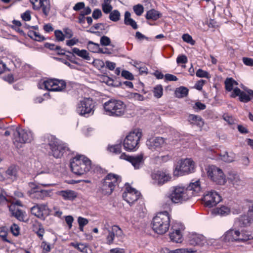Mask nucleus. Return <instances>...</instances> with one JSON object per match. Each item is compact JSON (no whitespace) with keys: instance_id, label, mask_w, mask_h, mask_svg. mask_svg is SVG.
<instances>
[{"instance_id":"obj_60","label":"nucleus","mask_w":253,"mask_h":253,"mask_svg":"<svg viewBox=\"0 0 253 253\" xmlns=\"http://www.w3.org/2000/svg\"><path fill=\"white\" fill-rule=\"evenodd\" d=\"M64 33L65 38L71 39L73 36V33L71 29L68 28H65L63 29Z\"/></svg>"},{"instance_id":"obj_53","label":"nucleus","mask_w":253,"mask_h":253,"mask_svg":"<svg viewBox=\"0 0 253 253\" xmlns=\"http://www.w3.org/2000/svg\"><path fill=\"white\" fill-rule=\"evenodd\" d=\"M182 40L185 42L193 45L195 43V41L193 40L192 37L188 34H184L182 37Z\"/></svg>"},{"instance_id":"obj_59","label":"nucleus","mask_w":253,"mask_h":253,"mask_svg":"<svg viewBox=\"0 0 253 253\" xmlns=\"http://www.w3.org/2000/svg\"><path fill=\"white\" fill-rule=\"evenodd\" d=\"M42 0H30L31 3L33 4V8L35 10H39L40 9L41 4H40Z\"/></svg>"},{"instance_id":"obj_28","label":"nucleus","mask_w":253,"mask_h":253,"mask_svg":"<svg viewBox=\"0 0 253 253\" xmlns=\"http://www.w3.org/2000/svg\"><path fill=\"white\" fill-rule=\"evenodd\" d=\"M12 23L13 25H9V26L12 29L17 32L21 35L24 36L25 35L23 30L22 29L23 27H25L27 29L29 28V26H27L26 24L24 23V24L23 25L21 22L18 20H13L12 21Z\"/></svg>"},{"instance_id":"obj_37","label":"nucleus","mask_w":253,"mask_h":253,"mask_svg":"<svg viewBox=\"0 0 253 253\" xmlns=\"http://www.w3.org/2000/svg\"><path fill=\"white\" fill-rule=\"evenodd\" d=\"M224 84L225 89L228 91L234 90L235 88H234V86L238 85L237 82L232 78H227L225 81Z\"/></svg>"},{"instance_id":"obj_63","label":"nucleus","mask_w":253,"mask_h":253,"mask_svg":"<svg viewBox=\"0 0 253 253\" xmlns=\"http://www.w3.org/2000/svg\"><path fill=\"white\" fill-rule=\"evenodd\" d=\"M188 60L187 57L184 55L178 56L176 59V62L178 64L186 63Z\"/></svg>"},{"instance_id":"obj_24","label":"nucleus","mask_w":253,"mask_h":253,"mask_svg":"<svg viewBox=\"0 0 253 253\" xmlns=\"http://www.w3.org/2000/svg\"><path fill=\"white\" fill-rule=\"evenodd\" d=\"M56 194L65 201H74L78 197L77 192L70 189L59 191Z\"/></svg>"},{"instance_id":"obj_34","label":"nucleus","mask_w":253,"mask_h":253,"mask_svg":"<svg viewBox=\"0 0 253 253\" xmlns=\"http://www.w3.org/2000/svg\"><path fill=\"white\" fill-rule=\"evenodd\" d=\"M72 52L74 54H75L78 56L82 57L84 59L86 60H90L88 52L85 49L80 50L78 48L74 47L72 49Z\"/></svg>"},{"instance_id":"obj_4","label":"nucleus","mask_w":253,"mask_h":253,"mask_svg":"<svg viewBox=\"0 0 253 253\" xmlns=\"http://www.w3.org/2000/svg\"><path fill=\"white\" fill-rule=\"evenodd\" d=\"M91 161L84 155H77L70 161V168L72 172L81 175L89 171L91 169Z\"/></svg>"},{"instance_id":"obj_21","label":"nucleus","mask_w":253,"mask_h":253,"mask_svg":"<svg viewBox=\"0 0 253 253\" xmlns=\"http://www.w3.org/2000/svg\"><path fill=\"white\" fill-rule=\"evenodd\" d=\"M240 232L233 229L227 231L221 237L222 240L225 242H239Z\"/></svg>"},{"instance_id":"obj_20","label":"nucleus","mask_w":253,"mask_h":253,"mask_svg":"<svg viewBox=\"0 0 253 253\" xmlns=\"http://www.w3.org/2000/svg\"><path fill=\"white\" fill-rule=\"evenodd\" d=\"M31 213L40 218H44V215L49 213V209L46 204H36L31 209Z\"/></svg>"},{"instance_id":"obj_23","label":"nucleus","mask_w":253,"mask_h":253,"mask_svg":"<svg viewBox=\"0 0 253 253\" xmlns=\"http://www.w3.org/2000/svg\"><path fill=\"white\" fill-rule=\"evenodd\" d=\"M237 96H239L240 101L243 102H248L252 99L248 92L246 93L242 91L238 87H235L231 94V97L235 98Z\"/></svg>"},{"instance_id":"obj_52","label":"nucleus","mask_w":253,"mask_h":253,"mask_svg":"<svg viewBox=\"0 0 253 253\" xmlns=\"http://www.w3.org/2000/svg\"><path fill=\"white\" fill-rule=\"evenodd\" d=\"M56 40L58 42H62L65 40V36L62 31L56 30L54 31Z\"/></svg>"},{"instance_id":"obj_41","label":"nucleus","mask_w":253,"mask_h":253,"mask_svg":"<svg viewBox=\"0 0 253 253\" xmlns=\"http://www.w3.org/2000/svg\"><path fill=\"white\" fill-rule=\"evenodd\" d=\"M188 93V89L184 86H180L177 88L175 91V96L178 98H183L187 96Z\"/></svg>"},{"instance_id":"obj_11","label":"nucleus","mask_w":253,"mask_h":253,"mask_svg":"<svg viewBox=\"0 0 253 253\" xmlns=\"http://www.w3.org/2000/svg\"><path fill=\"white\" fill-rule=\"evenodd\" d=\"M194 162L191 159L181 160L178 163L173 171L175 176L182 175L194 172Z\"/></svg>"},{"instance_id":"obj_58","label":"nucleus","mask_w":253,"mask_h":253,"mask_svg":"<svg viewBox=\"0 0 253 253\" xmlns=\"http://www.w3.org/2000/svg\"><path fill=\"white\" fill-rule=\"evenodd\" d=\"M50 171V170L48 168H47L45 167H42V168L37 169V175L35 177L38 178V175L42 174V173H48Z\"/></svg>"},{"instance_id":"obj_44","label":"nucleus","mask_w":253,"mask_h":253,"mask_svg":"<svg viewBox=\"0 0 253 253\" xmlns=\"http://www.w3.org/2000/svg\"><path fill=\"white\" fill-rule=\"evenodd\" d=\"M88 49L94 53H99L100 50V46L98 43H96L91 41H89L87 44Z\"/></svg>"},{"instance_id":"obj_10","label":"nucleus","mask_w":253,"mask_h":253,"mask_svg":"<svg viewBox=\"0 0 253 253\" xmlns=\"http://www.w3.org/2000/svg\"><path fill=\"white\" fill-rule=\"evenodd\" d=\"M95 102L90 97H85L76 105V112L79 115L88 117L94 114Z\"/></svg>"},{"instance_id":"obj_50","label":"nucleus","mask_w":253,"mask_h":253,"mask_svg":"<svg viewBox=\"0 0 253 253\" xmlns=\"http://www.w3.org/2000/svg\"><path fill=\"white\" fill-rule=\"evenodd\" d=\"M196 75L199 78H206L207 79H210L211 78V76L208 72L201 69H199L197 71Z\"/></svg>"},{"instance_id":"obj_1","label":"nucleus","mask_w":253,"mask_h":253,"mask_svg":"<svg viewBox=\"0 0 253 253\" xmlns=\"http://www.w3.org/2000/svg\"><path fill=\"white\" fill-rule=\"evenodd\" d=\"M54 185L53 183L43 182L40 180L37 182L30 183V189L28 191V195L31 199L34 200H44L50 196L52 190L41 189L40 186L47 187Z\"/></svg>"},{"instance_id":"obj_42","label":"nucleus","mask_w":253,"mask_h":253,"mask_svg":"<svg viewBox=\"0 0 253 253\" xmlns=\"http://www.w3.org/2000/svg\"><path fill=\"white\" fill-rule=\"evenodd\" d=\"M8 229L4 226L0 227V237L4 242L10 243V241L7 238Z\"/></svg>"},{"instance_id":"obj_8","label":"nucleus","mask_w":253,"mask_h":253,"mask_svg":"<svg viewBox=\"0 0 253 253\" xmlns=\"http://www.w3.org/2000/svg\"><path fill=\"white\" fill-rule=\"evenodd\" d=\"M34 139L33 132L26 129H13V144L17 148L22 147L26 143H30Z\"/></svg>"},{"instance_id":"obj_5","label":"nucleus","mask_w":253,"mask_h":253,"mask_svg":"<svg viewBox=\"0 0 253 253\" xmlns=\"http://www.w3.org/2000/svg\"><path fill=\"white\" fill-rule=\"evenodd\" d=\"M121 181V178L118 175L109 173L101 181L98 191L103 195H110Z\"/></svg>"},{"instance_id":"obj_32","label":"nucleus","mask_w":253,"mask_h":253,"mask_svg":"<svg viewBox=\"0 0 253 253\" xmlns=\"http://www.w3.org/2000/svg\"><path fill=\"white\" fill-rule=\"evenodd\" d=\"M33 231L37 235L41 240L43 239L45 230L41 223L38 222L34 224L33 226Z\"/></svg>"},{"instance_id":"obj_2","label":"nucleus","mask_w":253,"mask_h":253,"mask_svg":"<svg viewBox=\"0 0 253 253\" xmlns=\"http://www.w3.org/2000/svg\"><path fill=\"white\" fill-rule=\"evenodd\" d=\"M105 114L108 116L120 117L126 112V105L120 100L110 99L103 104Z\"/></svg>"},{"instance_id":"obj_36","label":"nucleus","mask_w":253,"mask_h":253,"mask_svg":"<svg viewBox=\"0 0 253 253\" xmlns=\"http://www.w3.org/2000/svg\"><path fill=\"white\" fill-rule=\"evenodd\" d=\"M235 156V154L232 152H224L223 154L220 155V158L225 162L231 163L234 161Z\"/></svg>"},{"instance_id":"obj_57","label":"nucleus","mask_w":253,"mask_h":253,"mask_svg":"<svg viewBox=\"0 0 253 253\" xmlns=\"http://www.w3.org/2000/svg\"><path fill=\"white\" fill-rule=\"evenodd\" d=\"M111 43L110 38L107 36H103L100 39V43L102 45L107 46Z\"/></svg>"},{"instance_id":"obj_22","label":"nucleus","mask_w":253,"mask_h":253,"mask_svg":"<svg viewBox=\"0 0 253 253\" xmlns=\"http://www.w3.org/2000/svg\"><path fill=\"white\" fill-rule=\"evenodd\" d=\"M123 235L122 229L118 226L114 225L111 229L108 230V234L106 237L107 243L111 245L113 243L115 237H121Z\"/></svg>"},{"instance_id":"obj_16","label":"nucleus","mask_w":253,"mask_h":253,"mask_svg":"<svg viewBox=\"0 0 253 253\" xmlns=\"http://www.w3.org/2000/svg\"><path fill=\"white\" fill-rule=\"evenodd\" d=\"M185 229L184 226L180 222H175L172 226V232L169 234L171 241L176 243H181L182 241L183 231Z\"/></svg>"},{"instance_id":"obj_9","label":"nucleus","mask_w":253,"mask_h":253,"mask_svg":"<svg viewBox=\"0 0 253 253\" xmlns=\"http://www.w3.org/2000/svg\"><path fill=\"white\" fill-rule=\"evenodd\" d=\"M142 136L141 130L139 129H135L130 131L124 140L123 146L124 149L126 151L130 152L137 150Z\"/></svg>"},{"instance_id":"obj_31","label":"nucleus","mask_w":253,"mask_h":253,"mask_svg":"<svg viewBox=\"0 0 253 253\" xmlns=\"http://www.w3.org/2000/svg\"><path fill=\"white\" fill-rule=\"evenodd\" d=\"M9 209L11 213L19 220L21 221L23 220V212L15 205H11L9 207Z\"/></svg>"},{"instance_id":"obj_29","label":"nucleus","mask_w":253,"mask_h":253,"mask_svg":"<svg viewBox=\"0 0 253 253\" xmlns=\"http://www.w3.org/2000/svg\"><path fill=\"white\" fill-rule=\"evenodd\" d=\"M250 216L248 215H244L240 216L235 221L236 225L241 227H245L250 224L251 221Z\"/></svg>"},{"instance_id":"obj_14","label":"nucleus","mask_w":253,"mask_h":253,"mask_svg":"<svg viewBox=\"0 0 253 253\" xmlns=\"http://www.w3.org/2000/svg\"><path fill=\"white\" fill-rule=\"evenodd\" d=\"M221 201V197L214 190L207 192L203 197V201L205 206L209 208L215 206Z\"/></svg>"},{"instance_id":"obj_6","label":"nucleus","mask_w":253,"mask_h":253,"mask_svg":"<svg viewBox=\"0 0 253 253\" xmlns=\"http://www.w3.org/2000/svg\"><path fill=\"white\" fill-rule=\"evenodd\" d=\"M44 141L50 147V153L55 158H59L69 148L67 145L60 141L55 136L47 134L44 137Z\"/></svg>"},{"instance_id":"obj_45","label":"nucleus","mask_w":253,"mask_h":253,"mask_svg":"<svg viewBox=\"0 0 253 253\" xmlns=\"http://www.w3.org/2000/svg\"><path fill=\"white\" fill-rule=\"evenodd\" d=\"M109 18L113 22H117L120 20L121 13L118 10H112L110 13Z\"/></svg>"},{"instance_id":"obj_54","label":"nucleus","mask_w":253,"mask_h":253,"mask_svg":"<svg viewBox=\"0 0 253 253\" xmlns=\"http://www.w3.org/2000/svg\"><path fill=\"white\" fill-rule=\"evenodd\" d=\"M59 60L64 63V64L68 66L71 69H76V66L74 65L75 64H77V62L76 61H71L72 63H70L67 59L64 58H60Z\"/></svg>"},{"instance_id":"obj_51","label":"nucleus","mask_w":253,"mask_h":253,"mask_svg":"<svg viewBox=\"0 0 253 253\" xmlns=\"http://www.w3.org/2000/svg\"><path fill=\"white\" fill-rule=\"evenodd\" d=\"M133 9L135 13L137 16L141 15L144 11V7L143 5L141 4H138L134 5L133 7Z\"/></svg>"},{"instance_id":"obj_25","label":"nucleus","mask_w":253,"mask_h":253,"mask_svg":"<svg viewBox=\"0 0 253 253\" xmlns=\"http://www.w3.org/2000/svg\"><path fill=\"white\" fill-rule=\"evenodd\" d=\"M186 190L188 192H191V198L193 196H195L201 191V187L200 183V181L196 180L194 182H191L189 185L186 187Z\"/></svg>"},{"instance_id":"obj_33","label":"nucleus","mask_w":253,"mask_h":253,"mask_svg":"<svg viewBox=\"0 0 253 253\" xmlns=\"http://www.w3.org/2000/svg\"><path fill=\"white\" fill-rule=\"evenodd\" d=\"M162 16V14L158 11L152 9L148 11L145 15V17L148 20H157Z\"/></svg>"},{"instance_id":"obj_17","label":"nucleus","mask_w":253,"mask_h":253,"mask_svg":"<svg viewBox=\"0 0 253 253\" xmlns=\"http://www.w3.org/2000/svg\"><path fill=\"white\" fill-rule=\"evenodd\" d=\"M188 240L192 246H204L207 242L206 237L202 234L192 232L188 235Z\"/></svg>"},{"instance_id":"obj_47","label":"nucleus","mask_w":253,"mask_h":253,"mask_svg":"<svg viewBox=\"0 0 253 253\" xmlns=\"http://www.w3.org/2000/svg\"><path fill=\"white\" fill-rule=\"evenodd\" d=\"M29 36L32 39L39 42L42 41L44 40V38L41 36L38 32L30 31L29 33Z\"/></svg>"},{"instance_id":"obj_18","label":"nucleus","mask_w":253,"mask_h":253,"mask_svg":"<svg viewBox=\"0 0 253 253\" xmlns=\"http://www.w3.org/2000/svg\"><path fill=\"white\" fill-rule=\"evenodd\" d=\"M151 177L153 180V183L159 185H162L169 181L171 178L169 174L160 170L153 172L151 174Z\"/></svg>"},{"instance_id":"obj_12","label":"nucleus","mask_w":253,"mask_h":253,"mask_svg":"<svg viewBox=\"0 0 253 253\" xmlns=\"http://www.w3.org/2000/svg\"><path fill=\"white\" fill-rule=\"evenodd\" d=\"M208 175L217 184L224 185L226 183L225 176L222 170L214 166L209 167Z\"/></svg>"},{"instance_id":"obj_35","label":"nucleus","mask_w":253,"mask_h":253,"mask_svg":"<svg viewBox=\"0 0 253 253\" xmlns=\"http://www.w3.org/2000/svg\"><path fill=\"white\" fill-rule=\"evenodd\" d=\"M17 170L15 166H10L5 171L7 178L14 180L17 177Z\"/></svg>"},{"instance_id":"obj_43","label":"nucleus","mask_w":253,"mask_h":253,"mask_svg":"<svg viewBox=\"0 0 253 253\" xmlns=\"http://www.w3.org/2000/svg\"><path fill=\"white\" fill-rule=\"evenodd\" d=\"M229 180L234 185H239L241 183L239 176L235 173H231L228 177Z\"/></svg>"},{"instance_id":"obj_13","label":"nucleus","mask_w":253,"mask_h":253,"mask_svg":"<svg viewBox=\"0 0 253 253\" xmlns=\"http://www.w3.org/2000/svg\"><path fill=\"white\" fill-rule=\"evenodd\" d=\"M146 144L148 149L152 151L160 152L166 148L167 142L164 138L156 137L148 139L146 141Z\"/></svg>"},{"instance_id":"obj_3","label":"nucleus","mask_w":253,"mask_h":253,"mask_svg":"<svg viewBox=\"0 0 253 253\" xmlns=\"http://www.w3.org/2000/svg\"><path fill=\"white\" fill-rule=\"evenodd\" d=\"M170 225V215L167 211L158 213L152 222L153 230L158 234H164L169 230Z\"/></svg>"},{"instance_id":"obj_30","label":"nucleus","mask_w":253,"mask_h":253,"mask_svg":"<svg viewBox=\"0 0 253 253\" xmlns=\"http://www.w3.org/2000/svg\"><path fill=\"white\" fill-rule=\"evenodd\" d=\"M54 82L57 83L56 79H47L39 84V87L41 89H45L49 91H52V88Z\"/></svg>"},{"instance_id":"obj_49","label":"nucleus","mask_w":253,"mask_h":253,"mask_svg":"<svg viewBox=\"0 0 253 253\" xmlns=\"http://www.w3.org/2000/svg\"><path fill=\"white\" fill-rule=\"evenodd\" d=\"M172 253H194L196 250L192 248H181L178 249L171 251Z\"/></svg>"},{"instance_id":"obj_55","label":"nucleus","mask_w":253,"mask_h":253,"mask_svg":"<svg viewBox=\"0 0 253 253\" xmlns=\"http://www.w3.org/2000/svg\"><path fill=\"white\" fill-rule=\"evenodd\" d=\"M41 247L42 249L43 253H48L51 250L50 245L45 241H42L41 244Z\"/></svg>"},{"instance_id":"obj_62","label":"nucleus","mask_w":253,"mask_h":253,"mask_svg":"<svg viewBox=\"0 0 253 253\" xmlns=\"http://www.w3.org/2000/svg\"><path fill=\"white\" fill-rule=\"evenodd\" d=\"M122 77H124L126 79L132 80L134 77L133 75L128 71L124 70L122 72Z\"/></svg>"},{"instance_id":"obj_40","label":"nucleus","mask_w":253,"mask_h":253,"mask_svg":"<svg viewBox=\"0 0 253 253\" xmlns=\"http://www.w3.org/2000/svg\"><path fill=\"white\" fill-rule=\"evenodd\" d=\"M42 11L45 16H47L50 10V4L48 0H42L41 3Z\"/></svg>"},{"instance_id":"obj_48","label":"nucleus","mask_w":253,"mask_h":253,"mask_svg":"<svg viewBox=\"0 0 253 253\" xmlns=\"http://www.w3.org/2000/svg\"><path fill=\"white\" fill-rule=\"evenodd\" d=\"M122 146L120 144H116L112 146H109L108 148V150L115 154H120L121 152Z\"/></svg>"},{"instance_id":"obj_15","label":"nucleus","mask_w":253,"mask_h":253,"mask_svg":"<svg viewBox=\"0 0 253 253\" xmlns=\"http://www.w3.org/2000/svg\"><path fill=\"white\" fill-rule=\"evenodd\" d=\"M140 196V193L129 185L126 188V190L123 194V199L130 205L136 201Z\"/></svg>"},{"instance_id":"obj_7","label":"nucleus","mask_w":253,"mask_h":253,"mask_svg":"<svg viewBox=\"0 0 253 253\" xmlns=\"http://www.w3.org/2000/svg\"><path fill=\"white\" fill-rule=\"evenodd\" d=\"M191 192L186 190V187L177 185L171 187L168 194V198L173 203H182L191 198Z\"/></svg>"},{"instance_id":"obj_19","label":"nucleus","mask_w":253,"mask_h":253,"mask_svg":"<svg viewBox=\"0 0 253 253\" xmlns=\"http://www.w3.org/2000/svg\"><path fill=\"white\" fill-rule=\"evenodd\" d=\"M119 158L121 159L129 162L135 169H139L143 163V156L142 154L135 156H129L123 153L120 156Z\"/></svg>"},{"instance_id":"obj_27","label":"nucleus","mask_w":253,"mask_h":253,"mask_svg":"<svg viewBox=\"0 0 253 253\" xmlns=\"http://www.w3.org/2000/svg\"><path fill=\"white\" fill-rule=\"evenodd\" d=\"M211 213L214 215L226 216L230 213V209L227 206H222L213 209Z\"/></svg>"},{"instance_id":"obj_56","label":"nucleus","mask_w":253,"mask_h":253,"mask_svg":"<svg viewBox=\"0 0 253 253\" xmlns=\"http://www.w3.org/2000/svg\"><path fill=\"white\" fill-rule=\"evenodd\" d=\"M10 230L11 233L13 235L17 236L20 233V228L16 224H13L10 227Z\"/></svg>"},{"instance_id":"obj_61","label":"nucleus","mask_w":253,"mask_h":253,"mask_svg":"<svg viewBox=\"0 0 253 253\" xmlns=\"http://www.w3.org/2000/svg\"><path fill=\"white\" fill-rule=\"evenodd\" d=\"M23 20L25 21H29L31 19V12L29 10H27L21 15Z\"/></svg>"},{"instance_id":"obj_26","label":"nucleus","mask_w":253,"mask_h":253,"mask_svg":"<svg viewBox=\"0 0 253 253\" xmlns=\"http://www.w3.org/2000/svg\"><path fill=\"white\" fill-rule=\"evenodd\" d=\"M188 122L192 125H195L199 127H202L204 124L203 119L198 115L190 114L188 117Z\"/></svg>"},{"instance_id":"obj_64","label":"nucleus","mask_w":253,"mask_h":253,"mask_svg":"<svg viewBox=\"0 0 253 253\" xmlns=\"http://www.w3.org/2000/svg\"><path fill=\"white\" fill-rule=\"evenodd\" d=\"M92 17L95 19H97L102 16V12L99 9H95L93 10L92 13Z\"/></svg>"},{"instance_id":"obj_39","label":"nucleus","mask_w":253,"mask_h":253,"mask_svg":"<svg viewBox=\"0 0 253 253\" xmlns=\"http://www.w3.org/2000/svg\"><path fill=\"white\" fill-rule=\"evenodd\" d=\"M57 83L54 82L52 91H61L64 89L66 87V84L65 81L56 79Z\"/></svg>"},{"instance_id":"obj_46","label":"nucleus","mask_w":253,"mask_h":253,"mask_svg":"<svg viewBox=\"0 0 253 253\" xmlns=\"http://www.w3.org/2000/svg\"><path fill=\"white\" fill-rule=\"evenodd\" d=\"M154 96L157 98H160L163 94V88L161 85H157L153 90Z\"/></svg>"},{"instance_id":"obj_38","label":"nucleus","mask_w":253,"mask_h":253,"mask_svg":"<svg viewBox=\"0 0 253 253\" xmlns=\"http://www.w3.org/2000/svg\"><path fill=\"white\" fill-rule=\"evenodd\" d=\"M253 239V233L250 231L240 232L239 242H245Z\"/></svg>"}]
</instances>
